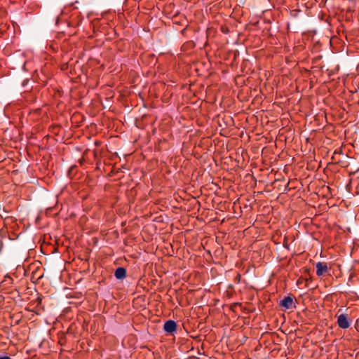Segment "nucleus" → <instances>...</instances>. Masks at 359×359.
<instances>
[{"label": "nucleus", "mask_w": 359, "mask_h": 359, "mask_svg": "<svg viewBox=\"0 0 359 359\" xmlns=\"http://www.w3.org/2000/svg\"><path fill=\"white\" fill-rule=\"evenodd\" d=\"M351 323V319L346 314H340L337 316V325L341 329H347Z\"/></svg>", "instance_id": "obj_1"}, {"label": "nucleus", "mask_w": 359, "mask_h": 359, "mask_svg": "<svg viewBox=\"0 0 359 359\" xmlns=\"http://www.w3.org/2000/svg\"><path fill=\"white\" fill-rule=\"evenodd\" d=\"M163 330L168 334L174 335L177 330V323L172 320L165 321Z\"/></svg>", "instance_id": "obj_2"}, {"label": "nucleus", "mask_w": 359, "mask_h": 359, "mask_svg": "<svg viewBox=\"0 0 359 359\" xmlns=\"http://www.w3.org/2000/svg\"><path fill=\"white\" fill-rule=\"evenodd\" d=\"M279 305L285 309H291L295 308L292 297L290 296L285 297L280 302Z\"/></svg>", "instance_id": "obj_3"}, {"label": "nucleus", "mask_w": 359, "mask_h": 359, "mask_svg": "<svg viewBox=\"0 0 359 359\" xmlns=\"http://www.w3.org/2000/svg\"><path fill=\"white\" fill-rule=\"evenodd\" d=\"M328 270V266L325 262H318L316 264V275L318 276H323Z\"/></svg>", "instance_id": "obj_4"}, {"label": "nucleus", "mask_w": 359, "mask_h": 359, "mask_svg": "<svg viewBox=\"0 0 359 359\" xmlns=\"http://www.w3.org/2000/svg\"><path fill=\"white\" fill-rule=\"evenodd\" d=\"M114 276L117 279L122 280L126 276V270L123 267H118L116 269Z\"/></svg>", "instance_id": "obj_5"}, {"label": "nucleus", "mask_w": 359, "mask_h": 359, "mask_svg": "<svg viewBox=\"0 0 359 359\" xmlns=\"http://www.w3.org/2000/svg\"><path fill=\"white\" fill-rule=\"evenodd\" d=\"M0 359H11L9 356H1Z\"/></svg>", "instance_id": "obj_6"}]
</instances>
